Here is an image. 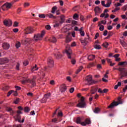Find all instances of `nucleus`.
Instances as JSON below:
<instances>
[{
    "instance_id": "nucleus-46",
    "label": "nucleus",
    "mask_w": 127,
    "mask_h": 127,
    "mask_svg": "<svg viewBox=\"0 0 127 127\" xmlns=\"http://www.w3.org/2000/svg\"><path fill=\"white\" fill-rule=\"evenodd\" d=\"M112 4V1L110 0L109 2L107 3V4H106V6H109V7L110 6V5Z\"/></svg>"
},
{
    "instance_id": "nucleus-20",
    "label": "nucleus",
    "mask_w": 127,
    "mask_h": 127,
    "mask_svg": "<svg viewBox=\"0 0 127 127\" xmlns=\"http://www.w3.org/2000/svg\"><path fill=\"white\" fill-rule=\"evenodd\" d=\"M64 18H65V16H64V15H62L60 16V18L61 19L60 21V24H63L64 23V22L65 21Z\"/></svg>"
},
{
    "instance_id": "nucleus-28",
    "label": "nucleus",
    "mask_w": 127,
    "mask_h": 127,
    "mask_svg": "<svg viewBox=\"0 0 127 127\" xmlns=\"http://www.w3.org/2000/svg\"><path fill=\"white\" fill-rule=\"evenodd\" d=\"M80 41L82 44L84 43L85 44H87L88 43V41L86 40V39L84 40H82V39H80Z\"/></svg>"
},
{
    "instance_id": "nucleus-54",
    "label": "nucleus",
    "mask_w": 127,
    "mask_h": 127,
    "mask_svg": "<svg viewBox=\"0 0 127 127\" xmlns=\"http://www.w3.org/2000/svg\"><path fill=\"white\" fill-rule=\"evenodd\" d=\"M19 66H20V64H19L18 63H17V65L16 66L17 70H19Z\"/></svg>"
},
{
    "instance_id": "nucleus-21",
    "label": "nucleus",
    "mask_w": 127,
    "mask_h": 127,
    "mask_svg": "<svg viewBox=\"0 0 127 127\" xmlns=\"http://www.w3.org/2000/svg\"><path fill=\"white\" fill-rule=\"evenodd\" d=\"M1 64H6L8 62V60L7 58H2L1 59Z\"/></svg>"
},
{
    "instance_id": "nucleus-15",
    "label": "nucleus",
    "mask_w": 127,
    "mask_h": 127,
    "mask_svg": "<svg viewBox=\"0 0 127 127\" xmlns=\"http://www.w3.org/2000/svg\"><path fill=\"white\" fill-rule=\"evenodd\" d=\"M6 110L8 112H9V114H10V115L12 116H13L14 115V114L16 113L15 111H14L12 108H11L10 107H6Z\"/></svg>"
},
{
    "instance_id": "nucleus-7",
    "label": "nucleus",
    "mask_w": 127,
    "mask_h": 127,
    "mask_svg": "<svg viewBox=\"0 0 127 127\" xmlns=\"http://www.w3.org/2000/svg\"><path fill=\"white\" fill-rule=\"evenodd\" d=\"M85 98L83 97H82L81 98V102H79L77 105V106L78 108H84L85 107L86 104L85 101H84Z\"/></svg>"
},
{
    "instance_id": "nucleus-60",
    "label": "nucleus",
    "mask_w": 127,
    "mask_h": 127,
    "mask_svg": "<svg viewBox=\"0 0 127 127\" xmlns=\"http://www.w3.org/2000/svg\"><path fill=\"white\" fill-rule=\"evenodd\" d=\"M29 6V3L28 2H25L24 4V7H27V6Z\"/></svg>"
},
{
    "instance_id": "nucleus-13",
    "label": "nucleus",
    "mask_w": 127,
    "mask_h": 127,
    "mask_svg": "<svg viewBox=\"0 0 127 127\" xmlns=\"http://www.w3.org/2000/svg\"><path fill=\"white\" fill-rule=\"evenodd\" d=\"M51 96V93H47L44 95V98L42 100V103H46L47 99H49Z\"/></svg>"
},
{
    "instance_id": "nucleus-53",
    "label": "nucleus",
    "mask_w": 127,
    "mask_h": 127,
    "mask_svg": "<svg viewBox=\"0 0 127 127\" xmlns=\"http://www.w3.org/2000/svg\"><path fill=\"white\" fill-rule=\"evenodd\" d=\"M100 22H101V23L102 24H104V25H106V23H107V21H105V20H104L101 21Z\"/></svg>"
},
{
    "instance_id": "nucleus-50",
    "label": "nucleus",
    "mask_w": 127,
    "mask_h": 127,
    "mask_svg": "<svg viewBox=\"0 0 127 127\" xmlns=\"http://www.w3.org/2000/svg\"><path fill=\"white\" fill-rule=\"evenodd\" d=\"M74 91V88L72 87L70 88V89H69V93H73Z\"/></svg>"
},
{
    "instance_id": "nucleus-33",
    "label": "nucleus",
    "mask_w": 127,
    "mask_h": 127,
    "mask_svg": "<svg viewBox=\"0 0 127 127\" xmlns=\"http://www.w3.org/2000/svg\"><path fill=\"white\" fill-rule=\"evenodd\" d=\"M100 112V109L99 108H96L95 110H94V113L96 114H98Z\"/></svg>"
},
{
    "instance_id": "nucleus-19",
    "label": "nucleus",
    "mask_w": 127,
    "mask_h": 127,
    "mask_svg": "<svg viewBox=\"0 0 127 127\" xmlns=\"http://www.w3.org/2000/svg\"><path fill=\"white\" fill-rule=\"evenodd\" d=\"M71 34V33H68V35L67 36H66V37L65 38V43H68L69 42H71V38L70 37H69V36H70V35Z\"/></svg>"
},
{
    "instance_id": "nucleus-17",
    "label": "nucleus",
    "mask_w": 127,
    "mask_h": 127,
    "mask_svg": "<svg viewBox=\"0 0 127 127\" xmlns=\"http://www.w3.org/2000/svg\"><path fill=\"white\" fill-rule=\"evenodd\" d=\"M67 90V87L64 84L61 85L60 91L62 93H64Z\"/></svg>"
},
{
    "instance_id": "nucleus-61",
    "label": "nucleus",
    "mask_w": 127,
    "mask_h": 127,
    "mask_svg": "<svg viewBox=\"0 0 127 127\" xmlns=\"http://www.w3.org/2000/svg\"><path fill=\"white\" fill-rule=\"evenodd\" d=\"M99 35H100V34H99V33H96L95 37V39H97Z\"/></svg>"
},
{
    "instance_id": "nucleus-64",
    "label": "nucleus",
    "mask_w": 127,
    "mask_h": 127,
    "mask_svg": "<svg viewBox=\"0 0 127 127\" xmlns=\"http://www.w3.org/2000/svg\"><path fill=\"white\" fill-rule=\"evenodd\" d=\"M13 127H22L21 125H17V126H14Z\"/></svg>"
},
{
    "instance_id": "nucleus-42",
    "label": "nucleus",
    "mask_w": 127,
    "mask_h": 127,
    "mask_svg": "<svg viewBox=\"0 0 127 127\" xmlns=\"http://www.w3.org/2000/svg\"><path fill=\"white\" fill-rule=\"evenodd\" d=\"M94 0H89V6H91L92 4L94 3Z\"/></svg>"
},
{
    "instance_id": "nucleus-22",
    "label": "nucleus",
    "mask_w": 127,
    "mask_h": 127,
    "mask_svg": "<svg viewBox=\"0 0 127 127\" xmlns=\"http://www.w3.org/2000/svg\"><path fill=\"white\" fill-rule=\"evenodd\" d=\"M98 89V88L92 87V90H91V93H92V94H95V93L97 91Z\"/></svg>"
},
{
    "instance_id": "nucleus-11",
    "label": "nucleus",
    "mask_w": 127,
    "mask_h": 127,
    "mask_svg": "<svg viewBox=\"0 0 127 127\" xmlns=\"http://www.w3.org/2000/svg\"><path fill=\"white\" fill-rule=\"evenodd\" d=\"M20 116L19 114H16V115L15 116H14V118L15 119V121H18V123H24L25 121V119L23 118V119L22 120V121L20 120Z\"/></svg>"
},
{
    "instance_id": "nucleus-40",
    "label": "nucleus",
    "mask_w": 127,
    "mask_h": 127,
    "mask_svg": "<svg viewBox=\"0 0 127 127\" xmlns=\"http://www.w3.org/2000/svg\"><path fill=\"white\" fill-rule=\"evenodd\" d=\"M14 92L13 90L9 91L7 93V97H9L10 95Z\"/></svg>"
},
{
    "instance_id": "nucleus-10",
    "label": "nucleus",
    "mask_w": 127,
    "mask_h": 127,
    "mask_svg": "<svg viewBox=\"0 0 127 127\" xmlns=\"http://www.w3.org/2000/svg\"><path fill=\"white\" fill-rule=\"evenodd\" d=\"M47 64L48 67H52L54 66V61L52 58H48L47 60Z\"/></svg>"
},
{
    "instance_id": "nucleus-34",
    "label": "nucleus",
    "mask_w": 127,
    "mask_h": 127,
    "mask_svg": "<svg viewBox=\"0 0 127 127\" xmlns=\"http://www.w3.org/2000/svg\"><path fill=\"white\" fill-rule=\"evenodd\" d=\"M127 64V62H121L118 64V65H124L125 64Z\"/></svg>"
},
{
    "instance_id": "nucleus-57",
    "label": "nucleus",
    "mask_w": 127,
    "mask_h": 127,
    "mask_svg": "<svg viewBox=\"0 0 127 127\" xmlns=\"http://www.w3.org/2000/svg\"><path fill=\"white\" fill-rule=\"evenodd\" d=\"M45 28L47 30H50L51 29V26L50 25H47V26H46Z\"/></svg>"
},
{
    "instance_id": "nucleus-8",
    "label": "nucleus",
    "mask_w": 127,
    "mask_h": 127,
    "mask_svg": "<svg viewBox=\"0 0 127 127\" xmlns=\"http://www.w3.org/2000/svg\"><path fill=\"white\" fill-rule=\"evenodd\" d=\"M34 32L33 28L28 27L24 29V34H30Z\"/></svg>"
},
{
    "instance_id": "nucleus-37",
    "label": "nucleus",
    "mask_w": 127,
    "mask_h": 127,
    "mask_svg": "<svg viewBox=\"0 0 127 127\" xmlns=\"http://www.w3.org/2000/svg\"><path fill=\"white\" fill-rule=\"evenodd\" d=\"M109 43L106 42L104 44H103V46L105 47V48H107L108 46H109Z\"/></svg>"
},
{
    "instance_id": "nucleus-62",
    "label": "nucleus",
    "mask_w": 127,
    "mask_h": 127,
    "mask_svg": "<svg viewBox=\"0 0 127 127\" xmlns=\"http://www.w3.org/2000/svg\"><path fill=\"white\" fill-rule=\"evenodd\" d=\"M23 64L24 66H27L28 64V61L24 62Z\"/></svg>"
},
{
    "instance_id": "nucleus-59",
    "label": "nucleus",
    "mask_w": 127,
    "mask_h": 127,
    "mask_svg": "<svg viewBox=\"0 0 127 127\" xmlns=\"http://www.w3.org/2000/svg\"><path fill=\"white\" fill-rule=\"evenodd\" d=\"M80 35L81 36H85V32L84 31H81L80 32Z\"/></svg>"
},
{
    "instance_id": "nucleus-16",
    "label": "nucleus",
    "mask_w": 127,
    "mask_h": 127,
    "mask_svg": "<svg viewBox=\"0 0 127 127\" xmlns=\"http://www.w3.org/2000/svg\"><path fill=\"white\" fill-rule=\"evenodd\" d=\"M94 10H95L96 15H98L102 12L101 8L98 6H96Z\"/></svg>"
},
{
    "instance_id": "nucleus-31",
    "label": "nucleus",
    "mask_w": 127,
    "mask_h": 127,
    "mask_svg": "<svg viewBox=\"0 0 127 127\" xmlns=\"http://www.w3.org/2000/svg\"><path fill=\"white\" fill-rule=\"evenodd\" d=\"M57 8H58V7H57L56 6H54L52 8L51 13L53 14L55 13V11Z\"/></svg>"
},
{
    "instance_id": "nucleus-52",
    "label": "nucleus",
    "mask_w": 127,
    "mask_h": 127,
    "mask_svg": "<svg viewBox=\"0 0 127 127\" xmlns=\"http://www.w3.org/2000/svg\"><path fill=\"white\" fill-rule=\"evenodd\" d=\"M108 91H109V90H108V89L105 88V89H103V93H107Z\"/></svg>"
},
{
    "instance_id": "nucleus-43",
    "label": "nucleus",
    "mask_w": 127,
    "mask_h": 127,
    "mask_svg": "<svg viewBox=\"0 0 127 127\" xmlns=\"http://www.w3.org/2000/svg\"><path fill=\"white\" fill-rule=\"evenodd\" d=\"M78 17H79V15L77 14V13H75L74 15H73L74 19H76V18Z\"/></svg>"
},
{
    "instance_id": "nucleus-24",
    "label": "nucleus",
    "mask_w": 127,
    "mask_h": 127,
    "mask_svg": "<svg viewBox=\"0 0 127 127\" xmlns=\"http://www.w3.org/2000/svg\"><path fill=\"white\" fill-rule=\"evenodd\" d=\"M47 17H49V18L53 19H56L57 18L56 16H54L53 14L51 13H49L47 15Z\"/></svg>"
},
{
    "instance_id": "nucleus-58",
    "label": "nucleus",
    "mask_w": 127,
    "mask_h": 127,
    "mask_svg": "<svg viewBox=\"0 0 127 127\" xmlns=\"http://www.w3.org/2000/svg\"><path fill=\"white\" fill-rule=\"evenodd\" d=\"M13 31L14 32L17 33V32H18L19 29H17V28H14V29L13 30Z\"/></svg>"
},
{
    "instance_id": "nucleus-45",
    "label": "nucleus",
    "mask_w": 127,
    "mask_h": 127,
    "mask_svg": "<svg viewBox=\"0 0 127 127\" xmlns=\"http://www.w3.org/2000/svg\"><path fill=\"white\" fill-rule=\"evenodd\" d=\"M113 32H109L108 33V36H109V37H111L113 36Z\"/></svg>"
},
{
    "instance_id": "nucleus-9",
    "label": "nucleus",
    "mask_w": 127,
    "mask_h": 127,
    "mask_svg": "<svg viewBox=\"0 0 127 127\" xmlns=\"http://www.w3.org/2000/svg\"><path fill=\"white\" fill-rule=\"evenodd\" d=\"M11 5H12V4H11V3L6 2L4 4L2 5L1 9L3 11H5L7 9L10 8Z\"/></svg>"
},
{
    "instance_id": "nucleus-41",
    "label": "nucleus",
    "mask_w": 127,
    "mask_h": 127,
    "mask_svg": "<svg viewBox=\"0 0 127 127\" xmlns=\"http://www.w3.org/2000/svg\"><path fill=\"white\" fill-rule=\"evenodd\" d=\"M95 48L97 50H100L101 47L100 45H96L95 46Z\"/></svg>"
},
{
    "instance_id": "nucleus-51",
    "label": "nucleus",
    "mask_w": 127,
    "mask_h": 127,
    "mask_svg": "<svg viewBox=\"0 0 127 127\" xmlns=\"http://www.w3.org/2000/svg\"><path fill=\"white\" fill-rule=\"evenodd\" d=\"M72 24L76 25L77 24V22L76 21H75V20H72Z\"/></svg>"
},
{
    "instance_id": "nucleus-48",
    "label": "nucleus",
    "mask_w": 127,
    "mask_h": 127,
    "mask_svg": "<svg viewBox=\"0 0 127 127\" xmlns=\"http://www.w3.org/2000/svg\"><path fill=\"white\" fill-rule=\"evenodd\" d=\"M20 46V43L18 42L16 43V44L15 45V47H16L17 48H19Z\"/></svg>"
},
{
    "instance_id": "nucleus-44",
    "label": "nucleus",
    "mask_w": 127,
    "mask_h": 127,
    "mask_svg": "<svg viewBox=\"0 0 127 127\" xmlns=\"http://www.w3.org/2000/svg\"><path fill=\"white\" fill-rule=\"evenodd\" d=\"M18 24H19V23L16 22V21H15L14 23L13 27H18Z\"/></svg>"
},
{
    "instance_id": "nucleus-25",
    "label": "nucleus",
    "mask_w": 127,
    "mask_h": 127,
    "mask_svg": "<svg viewBox=\"0 0 127 127\" xmlns=\"http://www.w3.org/2000/svg\"><path fill=\"white\" fill-rule=\"evenodd\" d=\"M95 58V56L93 55H90L89 56V57H88V60L90 61H92L93 60H94Z\"/></svg>"
},
{
    "instance_id": "nucleus-14",
    "label": "nucleus",
    "mask_w": 127,
    "mask_h": 127,
    "mask_svg": "<svg viewBox=\"0 0 127 127\" xmlns=\"http://www.w3.org/2000/svg\"><path fill=\"white\" fill-rule=\"evenodd\" d=\"M65 53L67 55L68 58L70 59H71V55L72 54V51L70 48H68L66 49L65 50Z\"/></svg>"
},
{
    "instance_id": "nucleus-32",
    "label": "nucleus",
    "mask_w": 127,
    "mask_h": 127,
    "mask_svg": "<svg viewBox=\"0 0 127 127\" xmlns=\"http://www.w3.org/2000/svg\"><path fill=\"white\" fill-rule=\"evenodd\" d=\"M30 111V109L28 107H26L24 108V112L25 113H29Z\"/></svg>"
},
{
    "instance_id": "nucleus-2",
    "label": "nucleus",
    "mask_w": 127,
    "mask_h": 127,
    "mask_svg": "<svg viewBox=\"0 0 127 127\" xmlns=\"http://www.w3.org/2000/svg\"><path fill=\"white\" fill-rule=\"evenodd\" d=\"M114 70H117L120 72V79H122L124 77H127V70H126L125 68H113Z\"/></svg>"
},
{
    "instance_id": "nucleus-27",
    "label": "nucleus",
    "mask_w": 127,
    "mask_h": 127,
    "mask_svg": "<svg viewBox=\"0 0 127 127\" xmlns=\"http://www.w3.org/2000/svg\"><path fill=\"white\" fill-rule=\"evenodd\" d=\"M55 56H56L57 59L58 60L61 59L62 57V55L59 53L57 54H55Z\"/></svg>"
},
{
    "instance_id": "nucleus-29",
    "label": "nucleus",
    "mask_w": 127,
    "mask_h": 127,
    "mask_svg": "<svg viewBox=\"0 0 127 127\" xmlns=\"http://www.w3.org/2000/svg\"><path fill=\"white\" fill-rule=\"evenodd\" d=\"M83 68V66H80V67H79L78 69L76 70L75 73H76V74H78L80 72V71L82 70Z\"/></svg>"
},
{
    "instance_id": "nucleus-3",
    "label": "nucleus",
    "mask_w": 127,
    "mask_h": 127,
    "mask_svg": "<svg viewBox=\"0 0 127 127\" xmlns=\"http://www.w3.org/2000/svg\"><path fill=\"white\" fill-rule=\"evenodd\" d=\"M82 118L78 117L76 119L77 124H80L81 126H86V125H90L91 124V120L89 119H86L84 122H81Z\"/></svg>"
},
{
    "instance_id": "nucleus-18",
    "label": "nucleus",
    "mask_w": 127,
    "mask_h": 127,
    "mask_svg": "<svg viewBox=\"0 0 127 127\" xmlns=\"http://www.w3.org/2000/svg\"><path fill=\"white\" fill-rule=\"evenodd\" d=\"M10 45L7 43H3L2 44V48L4 50H8L9 49Z\"/></svg>"
},
{
    "instance_id": "nucleus-63",
    "label": "nucleus",
    "mask_w": 127,
    "mask_h": 127,
    "mask_svg": "<svg viewBox=\"0 0 127 127\" xmlns=\"http://www.w3.org/2000/svg\"><path fill=\"white\" fill-rule=\"evenodd\" d=\"M15 88L16 89V90H20L21 89V88L18 86H15Z\"/></svg>"
},
{
    "instance_id": "nucleus-47",
    "label": "nucleus",
    "mask_w": 127,
    "mask_h": 127,
    "mask_svg": "<svg viewBox=\"0 0 127 127\" xmlns=\"http://www.w3.org/2000/svg\"><path fill=\"white\" fill-rule=\"evenodd\" d=\"M108 34V31L107 30H105L104 32H103V36H106Z\"/></svg>"
},
{
    "instance_id": "nucleus-49",
    "label": "nucleus",
    "mask_w": 127,
    "mask_h": 127,
    "mask_svg": "<svg viewBox=\"0 0 127 127\" xmlns=\"http://www.w3.org/2000/svg\"><path fill=\"white\" fill-rule=\"evenodd\" d=\"M115 6L116 7L121 6H122V4L118 2L117 3L115 4Z\"/></svg>"
},
{
    "instance_id": "nucleus-35",
    "label": "nucleus",
    "mask_w": 127,
    "mask_h": 127,
    "mask_svg": "<svg viewBox=\"0 0 127 127\" xmlns=\"http://www.w3.org/2000/svg\"><path fill=\"white\" fill-rule=\"evenodd\" d=\"M105 1L102 0L101 1V4L103 6H104L105 7H109V5L106 6V4H105Z\"/></svg>"
},
{
    "instance_id": "nucleus-1",
    "label": "nucleus",
    "mask_w": 127,
    "mask_h": 127,
    "mask_svg": "<svg viewBox=\"0 0 127 127\" xmlns=\"http://www.w3.org/2000/svg\"><path fill=\"white\" fill-rule=\"evenodd\" d=\"M46 34V32L43 30L41 32V34H37L36 35H34L33 40L30 38H26L25 40L22 41V43L23 44H30L32 42H37L38 40H41L44 35Z\"/></svg>"
},
{
    "instance_id": "nucleus-23",
    "label": "nucleus",
    "mask_w": 127,
    "mask_h": 127,
    "mask_svg": "<svg viewBox=\"0 0 127 127\" xmlns=\"http://www.w3.org/2000/svg\"><path fill=\"white\" fill-rule=\"evenodd\" d=\"M121 44L122 45L123 47L126 48L127 47V43L125 42L124 40L120 41Z\"/></svg>"
},
{
    "instance_id": "nucleus-39",
    "label": "nucleus",
    "mask_w": 127,
    "mask_h": 127,
    "mask_svg": "<svg viewBox=\"0 0 127 127\" xmlns=\"http://www.w3.org/2000/svg\"><path fill=\"white\" fill-rule=\"evenodd\" d=\"M19 102V98H16L15 100L14 101V103L15 104H18Z\"/></svg>"
},
{
    "instance_id": "nucleus-36",
    "label": "nucleus",
    "mask_w": 127,
    "mask_h": 127,
    "mask_svg": "<svg viewBox=\"0 0 127 127\" xmlns=\"http://www.w3.org/2000/svg\"><path fill=\"white\" fill-rule=\"evenodd\" d=\"M39 17L40 18H46V15L44 14H41L39 15Z\"/></svg>"
},
{
    "instance_id": "nucleus-55",
    "label": "nucleus",
    "mask_w": 127,
    "mask_h": 127,
    "mask_svg": "<svg viewBox=\"0 0 127 127\" xmlns=\"http://www.w3.org/2000/svg\"><path fill=\"white\" fill-rule=\"evenodd\" d=\"M100 3H101V2L99 0H97L95 2V4H97V5L100 4Z\"/></svg>"
},
{
    "instance_id": "nucleus-4",
    "label": "nucleus",
    "mask_w": 127,
    "mask_h": 127,
    "mask_svg": "<svg viewBox=\"0 0 127 127\" xmlns=\"http://www.w3.org/2000/svg\"><path fill=\"white\" fill-rule=\"evenodd\" d=\"M118 102H116L115 101L113 102V103H111L110 105L108 106L109 109H113L115 108V107L118 106L119 104H122L123 102L121 100V97H119L118 98Z\"/></svg>"
},
{
    "instance_id": "nucleus-38",
    "label": "nucleus",
    "mask_w": 127,
    "mask_h": 127,
    "mask_svg": "<svg viewBox=\"0 0 127 127\" xmlns=\"http://www.w3.org/2000/svg\"><path fill=\"white\" fill-rule=\"evenodd\" d=\"M99 27H99L100 31H103L104 30V25H100Z\"/></svg>"
},
{
    "instance_id": "nucleus-12",
    "label": "nucleus",
    "mask_w": 127,
    "mask_h": 127,
    "mask_svg": "<svg viewBox=\"0 0 127 127\" xmlns=\"http://www.w3.org/2000/svg\"><path fill=\"white\" fill-rule=\"evenodd\" d=\"M3 25L6 27H10L12 24V22L11 20H3Z\"/></svg>"
},
{
    "instance_id": "nucleus-6",
    "label": "nucleus",
    "mask_w": 127,
    "mask_h": 127,
    "mask_svg": "<svg viewBox=\"0 0 127 127\" xmlns=\"http://www.w3.org/2000/svg\"><path fill=\"white\" fill-rule=\"evenodd\" d=\"M21 82L23 84H25L26 82L29 83L32 85V87H34L36 85V81L34 78L32 79L22 80Z\"/></svg>"
},
{
    "instance_id": "nucleus-26",
    "label": "nucleus",
    "mask_w": 127,
    "mask_h": 127,
    "mask_svg": "<svg viewBox=\"0 0 127 127\" xmlns=\"http://www.w3.org/2000/svg\"><path fill=\"white\" fill-rule=\"evenodd\" d=\"M50 42L53 43H56L57 42V39L55 37H52L51 39L50 40Z\"/></svg>"
},
{
    "instance_id": "nucleus-56",
    "label": "nucleus",
    "mask_w": 127,
    "mask_h": 127,
    "mask_svg": "<svg viewBox=\"0 0 127 127\" xmlns=\"http://www.w3.org/2000/svg\"><path fill=\"white\" fill-rule=\"evenodd\" d=\"M66 80H67L69 82L71 81V78L70 76L66 77Z\"/></svg>"
},
{
    "instance_id": "nucleus-30",
    "label": "nucleus",
    "mask_w": 127,
    "mask_h": 127,
    "mask_svg": "<svg viewBox=\"0 0 127 127\" xmlns=\"http://www.w3.org/2000/svg\"><path fill=\"white\" fill-rule=\"evenodd\" d=\"M37 70H38V67H37V64H35V66H33L32 68V71H37Z\"/></svg>"
},
{
    "instance_id": "nucleus-5",
    "label": "nucleus",
    "mask_w": 127,
    "mask_h": 127,
    "mask_svg": "<svg viewBox=\"0 0 127 127\" xmlns=\"http://www.w3.org/2000/svg\"><path fill=\"white\" fill-rule=\"evenodd\" d=\"M85 80H86V81L87 82L86 85H91L97 83V81H95L92 79V77L91 75H87L86 76Z\"/></svg>"
}]
</instances>
